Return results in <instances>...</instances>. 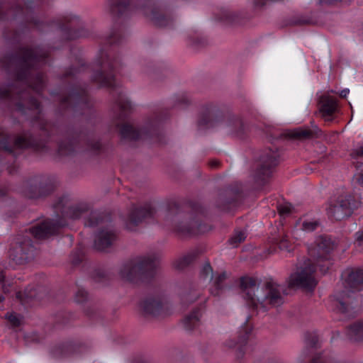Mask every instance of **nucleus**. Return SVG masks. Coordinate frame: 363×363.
I'll return each instance as SVG.
<instances>
[{
    "label": "nucleus",
    "instance_id": "44",
    "mask_svg": "<svg viewBox=\"0 0 363 363\" xmlns=\"http://www.w3.org/2000/svg\"><path fill=\"white\" fill-rule=\"evenodd\" d=\"M356 244L361 247H363V230L357 233L356 234Z\"/></svg>",
    "mask_w": 363,
    "mask_h": 363
},
{
    "label": "nucleus",
    "instance_id": "22",
    "mask_svg": "<svg viewBox=\"0 0 363 363\" xmlns=\"http://www.w3.org/2000/svg\"><path fill=\"white\" fill-rule=\"evenodd\" d=\"M200 296V289L193 284H185L180 292L182 302L186 304L195 302Z\"/></svg>",
    "mask_w": 363,
    "mask_h": 363
},
{
    "label": "nucleus",
    "instance_id": "27",
    "mask_svg": "<svg viewBox=\"0 0 363 363\" xmlns=\"http://www.w3.org/2000/svg\"><path fill=\"white\" fill-rule=\"evenodd\" d=\"M194 259V256L193 255H186L175 260L173 265L175 269L181 270L189 265Z\"/></svg>",
    "mask_w": 363,
    "mask_h": 363
},
{
    "label": "nucleus",
    "instance_id": "32",
    "mask_svg": "<svg viewBox=\"0 0 363 363\" xmlns=\"http://www.w3.org/2000/svg\"><path fill=\"white\" fill-rule=\"evenodd\" d=\"M59 150L61 155H68L74 152L75 146L69 142L63 143L60 145Z\"/></svg>",
    "mask_w": 363,
    "mask_h": 363
},
{
    "label": "nucleus",
    "instance_id": "19",
    "mask_svg": "<svg viewBox=\"0 0 363 363\" xmlns=\"http://www.w3.org/2000/svg\"><path fill=\"white\" fill-rule=\"evenodd\" d=\"M36 182H27L24 184L23 192L29 199H38L49 194L53 191V186H50L47 190L38 186Z\"/></svg>",
    "mask_w": 363,
    "mask_h": 363
},
{
    "label": "nucleus",
    "instance_id": "48",
    "mask_svg": "<svg viewBox=\"0 0 363 363\" xmlns=\"http://www.w3.org/2000/svg\"><path fill=\"white\" fill-rule=\"evenodd\" d=\"M94 151H97L101 148V144L98 141H95L89 145Z\"/></svg>",
    "mask_w": 363,
    "mask_h": 363
},
{
    "label": "nucleus",
    "instance_id": "2",
    "mask_svg": "<svg viewBox=\"0 0 363 363\" xmlns=\"http://www.w3.org/2000/svg\"><path fill=\"white\" fill-rule=\"evenodd\" d=\"M47 57L46 53L37 50L23 49L18 56L5 57L2 61L3 65L8 69H15V75L18 82L26 79L36 67L40 60Z\"/></svg>",
    "mask_w": 363,
    "mask_h": 363
},
{
    "label": "nucleus",
    "instance_id": "5",
    "mask_svg": "<svg viewBox=\"0 0 363 363\" xmlns=\"http://www.w3.org/2000/svg\"><path fill=\"white\" fill-rule=\"evenodd\" d=\"M36 247L30 238V233L23 232L17 235L11 243L9 257L16 264H23L31 260Z\"/></svg>",
    "mask_w": 363,
    "mask_h": 363
},
{
    "label": "nucleus",
    "instance_id": "40",
    "mask_svg": "<svg viewBox=\"0 0 363 363\" xmlns=\"http://www.w3.org/2000/svg\"><path fill=\"white\" fill-rule=\"evenodd\" d=\"M235 15L230 11H225L222 17V19L228 22H233L235 21Z\"/></svg>",
    "mask_w": 363,
    "mask_h": 363
},
{
    "label": "nucleus",
    "instance_id": "20",
    "mask_svg": "<svg viewBox=\"0 0 363 363\" xmlns=\"http://www.w3.org/2000/svg\"><path fill=\"white\" fill-rule=\"evenodd\" d=\"M320 112L325 120L331 121V116L337 111V101L331 96H322L320 100Z\"/></svg>",
    "mask_w": 363,
    "mask_h": 363
},
{
    "label": "nucleus",
    "instance_id": "62",
    "mask_svg": "<svg viewBox=\"0 0 363 363\" xmlns=\"http://www.w3.org/2000/svg\"><path fill=\"white\" fill-rule=\"evenodd\" d=\"M184 102L187 104L189 103V100L187 99H184Z\"/></svg>",
    "mask_w": 363,
    "mask_h": 363
},
{
    "label": "nucleus",
    "instance_id": "56",
    "mask_svg": "<svg viewBox=\"0 0 363 363\" xmlns=\"http://www.w3.org/2000/svg\"><path fill=\"white\" fill-rule=\"evenodd\" d=\"M311 363H324L320 359H313Z\"/></svg>",
    "mask_w": 363,
    "mask_h": 363
},
{
    "label": "nucleus",
    "instance_id": "25",
    "mask_svg": "<svg viewBox=\"0 0 363 363\" xmlns=\"http://www.w3.org/2000/svg\"><path fill=\"white\" fill-rule=\"evenodd\" d=\"M201 313L199 311H194L184 319V328L188 330H193L200 325Z\"/></svg>",
    "mask_w": 363,
    "mask_h": 363
},
{
    "label": "nucleus",
    "instance_id": "46",
    "mask_svg": "<svg viewBox=\"0 0 363 363\" xmlns=\"http://www.w3.org/2000/svg\"><path fill=\"white\" fill-rule=\"evenodd\" d=\"M98 215L96 214V213H92L91 215V218H90V221H89V225H96L99 223V221H98Z\"/></svg>",
    "mask_w": 363,
    "mask_h": 363
},
{
    "label": "nucleus",
    "instance_id": "12",
    "mask_svg": "<svg viewBox=\"0 0 363 363\" xmlns=\"http://www.w3.org/2000/svg\"><path fill=\"white\" fill-rule=\"evenodd\" d=\"M155 212V208L150 203L143 206H133L125 220V227L129 231H135L145 219L152 217Z\"/></svg>",
    "mask_w": 363,
    "mask_h": 363
},
{
    "label": "nucleus",
    "instance_id": "8",
    "mask_svg": "<svg viewBox=\"0 0 363 363\" xmlns=\"http://www.w3.org/2000/svg\"><path fill=\"white\" fill-rule=\"evenodd\" d=\"M315 268L313 264L308 260L305 263L304 267L298 269L291 274L288 280V286L290 288H302L306 291H312L315 288L318 281L314 277Z\"/></svg>",
    "mask_w": 363,
    "mask_h": 363
},
{
    "label": "nucleus",
    "instance_id": "38",
    "mask_svg": "<svg viewBox=\"0 0 363 363\" xmlns=\"http://www.w3.org/2000/svg\"><path fill=\"white\" fill-rule=\"evenodd\" d=\"M202 276L204 278L209 277L210 279H212L213 277V269L211 265L208 263L206 264L201 271Z\"/></svg>",
    "mask_w": 363,
    "mask_h": 363
},
{
    "label": "nucleus",
    "instance_id": "18",
    "mask_svg": "<svg viewBox=\"0 0 363 363\" xmlns=\"http://www.w3.org/2000/svg\"><path fill=\"white\" fill-rule=\"evenodd\" d=\"M131 9L130 0H111L109 4L110 12L113 18L125 16Z\"/></svg>",
    "mask_w": 363,
    "mask_h": 363
},
{
    "label": "nucleus",
    "instance_id": "43",
    "mask_svg": "<svg viewBox=\"0 0 363 363\" xmlns=\"http://www.w3.org/2000/svg\"><path fill=\"white\" fill-rule=\"evenodd\" d=\"M351 156H352L353 157H362L363 156V145L352 150V152H351Z\"/></svg>",
    "mask_w": 363,
    "mask_h": 363
},
{
    "label": "nucleus",
    "instance_id": "47",
    "mask_svg": "<svg viewBox=\"0 0 363 363\" xmlns=\"http://www.w3.org/2000/svg\"><path fill=\"white\" fill-rule=\"evenodd\" d=\"M355 179L359 184H363V169L355 175Z\"/></svg>",
    "mask_w": 363,
    "mask_h": 363
},
{
    "label": "nucleus",
    "instance_id": "3",
    "mask_svg": "<svg viewBox=\"0 0 363 363\" xmlns=\"http://www.w3.org/2000/svg\"><path fill=\"white\" fill-rule=\"evenodd\" d=\"M159 266V259L155 255H148L135 259L125 264L121 270L123 279L135 281L152 277Z\"/></svg>",
    "mask_w": 363,
    "mask_h": 363
},
{
    "label": "nucleus",
    "instance_id": "61",
    "mask_svg": "<svg viewBox=\"0 0 363 363\" xmlns=\"http://www.w3.org/2000/svg\"><path fill=\"white\" fill-rule=\"evenodd\" d=\"M245 342H246V339L245 338H243V339L241 340V343L242 344H244Z\"/></svg>",
    "mask_w": 363,
    "mask_h": 363
},
{
    "label": "nucleus",
    "instance_id": "63",
    "mask_svg": "<svg viewBox=\"0 0 363 363\" xmlns=\"http://www.w3.org/2000/svg\"><path fill=\"white\" fill-rule=\"evenodd\" d=\"M212 294H214L215 295L218 294V290L216 289V292L214 293V291H212Z\"/></svg>",
    "mask_w": 363,
    "mask_h": 363
},
{
    "label": "nucleus",
    "instance_id": "53",
    "mask_svg": "<svg viewBox=\"0 0 363 363\" xmlns=\"http://www.w3.org/2000/svg\"><path fill=\"white\" fill-rule=\"evenodd\" d=\"M321 1L326 2V3H333V2H337V1L347 2L350 0H321Z\"/></svg>",
    "mask_w": 363,
    "mask_h": 363
},
{
    "label": "nucleus",
    "instance_id": "39",
    "mask_svg": "<svg viewBox=\"0 0 363 363\" xmlns=\"http://www.w3.org/2000/svg\"><path fill=\"white\" fill-rule=\"evenodd\" d=\"M87 293L84 289H79L76 294V299L78 302H83L87 298Z\"/></svg>",
    "mask_w": 363,
    "mask_h": 363
},
{
    "label": "nucleus",
    "instance_id": "16",
    "mask_svg": "<svg viewBox=\"0 0 363 363\" xmlns=\"http://www.w3.org/2000/svg\"><path fill=\"white\" fill-rule=\"evenodd\" d=\"M115 231L110 228L101 229L94 239V247L96 250L105 251L116 240Z\"/></svg>",
    "mask_w": 363,
    "mask_h": 363
},
{
    "label": "nucleus",
    "instance_id": "45",
    "mask_svg": "<svg viewBox=\"0 0 363 363\" xmlns=\"http://www.w3.org/2000/svg\"><path fill=\"white\" fill-rule=\"evenodd\" d=\"M27 104L29 105V107L30 108H36V109L39 108V106H40L39 103L35 99H34L33 98L29 99Z\"/></svg>",
    "mask_w": 363,
    "mask_h": 363
},
{
    "label": "nucleus",
    "instance_id": "1",
    "mask_svg": "<svg viewBox=\"0 0 363 363\" xmlns=\"http://www.w3.org/2000/svg\"><path fill=\"white\" fill-rule=\"evenodd\" d=\"M240 288L247 303L254 308L267 309L268 305L278 307L284 303L282 287L274 283L261 285L257 279L245 276L240 279Z\"/></svg>",
    "mask_w": 363,
    "mask_h": 363
},
{
    "label": "nucleus",
    "instance_id": "21",
    "mask_svg": "<svg viewBox=\"0 0 363 363\" xmlns=\"http://www.w3.org/2000/svg\"><path fill=\"white\" fill-rule=\"evenodd\" d=\"M143 312L147 315L153 316L160 315L163 313V305L160 299L150 298L141 303Z\"/></svg>",
    "mask_w": 363,
    "mask_h": 363
},
{
    "label": "nucleus",
    "instance_id": "33",
    "mask_svg": "<svg viewBox=\"0 0 363 363\" xmlns=\"http://www.w3.org/2000/svg\"><path fill=\"white\" fill-rule=\"evenodd\" d=\"M246 238L245 234L243 232H237L230 240L229 242L234 247L243 242Z\"/></svg>",
    "mask_w": 363,
    "mask_h": 363
},
{
    "label": "nucleus",
    "instance_id": "13",
    "mask_svg": "<svg viewBox=\"0 0 363 363\" xmlns=\"http://www.w3.org/2000/svg\"><path fill=\"white\" fill-rule=\"evenodd\" d=\"M241 189V185L235 183L232 186L220 191L215 199V206L220 211H230L235 206L236 198Z\"/></svg>",
    "mask_w": 363,
    "mask_h": 363
},
{
    "label": "nucleus",
    "instance_id": "17",
    "mask_svg": "<svg viewBox=\"0 0 363 363\" xmlns=\"http://www.w3.org/2000/svg\"><path fill=\"white\" fill-rule=\"evenodd\" d=\"M120 133L122 138L129 140H137L150 135V133L146 129H140L130 123H125L121 125Z\"/></svg>",
    "mask_w": 363,
    "mask_h": 363
},
{
    "label": "nucleus",
    "instance_id": "37",
    "mask_svg": "<svg viewBox=\"0 0 363 363\" xmlns=\"http://www.w3.org/2000/svg\"><path fill=\"white\" fill-rule=\"evenodd\" d=\"M277 209L281 216H287L291 212V206L290 204L279 205Z\"/></svg>",
    "mask_w": 363,
    "mask_h": 363
},
{
    "label": "nucleus",
    "instance_id": "64",
    "mask_svg": "<svg viewBox=\"0 0 363 363\" xmlns=\"http://www.w3.org/2000/svg\"><path fill=\"white\" fill-rule=\"evenodd\" d=\"M3 299H4L3 298H0V301H1Z\"/></svg>",
    "mask_w": 363,
    "mask_h": 363
},
{
    "label": "nucleus",
    "instance_id": "54",
    "mask_svg": "<svg viewBox=\"0 0 363 363\" xmlns=\"http://www.w3.org/2000/svg\"><path fill=\"white\" fill-rule=\"evenodd\" d=\"M5 280V275L2 271H0V284H3Z\"/></svg>",
    "mask_w": 363,
    "mask_h": 363
},
{
    "label": "nucleus",
    "instance_id": "29",
    "mask_svg": "<svg viewBox=\"0 0 363 363\" xmlns=\"http://www.w3.org/2000/svg\"><path fill=\"white\" fill-rule=\"evenodd\" d=\"M6 318L10 325L13 328L18 327L23 323V316L14 312L6 313Z\"/></svg>",
    "mask_w": 363,
    "mask_h": 363
},
{
    "label": "nucleus",
    "instance_id": "34",
    "mask_svg": "<svg viewBox=\"0 0 363 363\" xmlns=\"http://www.w3.org/2000/svg\"><path fill=\"white\" fill-rule=\"evenodd\" d=\"M279 247L281 250H286L288 252H291L294 250L286 236H283L280 239L279 242Z\"/></svg>",
    "mask_w": 363,
    "mask_h": 363
},
{
    "label": "nucleus",
    "instance_id": "14",
    "mask_svg": "<svg viewBox=\"0 0 363 363\" xmlns=\"http://www.w3.org/2000/svg\"><path fill=\"white\" fill-rule=\"evenodd\" d=\"M66 225L65 223H54L52 220H46L40 223L36 224L35 226L26 231L30 233V238L31 236L37 240L46 239L52 235H54L59 228L63 227Z\"/></svg>",
    "mask_w": 363,
    "mask_h": 363
},
{
    "label": "nucleus",
    "instance_id": "52",
    "mask_svg": "<svg viewBox=\"0 0 363 363\" xmlns=\"http://www.w3.org/2000/svg\"><path fill=\"white\" fill-rule=\"evenodd\" d=\"M349 89H343L342 91H341V92L340 93V95L341 97H346V96L349 94Z\"/></svg>",
    "mask_w": 363,
    "mask_h": 363
},
{
    "label": "nucleus",
    "instance_id": "23",
    "mask_svg": "<svg viewBox=\"0 0 363 363\" xmlns=\"http://www.w3.org/2000/svg\"><path fill=\"white\" fill-rule=\"evenodd\" d=\"M313 135V131L308 128H298L286 133V137L300 140L311 139Z\"/></svg>",
    "mask_w": 363,
    "mask_h": 363
},
{
    "label": "nucleus",
    "instance_id": "4",
    "mask_svg": "<svg viewBox=\"0 0 363 363\" xmlns=\"http://www.w3.org/2000/svg\"><path fill=\"white\" fill-rule=\"evenodd\" d=\"M345 289L338 291L334 295V301L337 308L343 313H349L352 303L349 290L352 292L363 289V269L350 272L344 281Z\"/></svg>",
    "mask_w": 363,
    "mask_h": 363
},
{
    "label": "nucleus",
    "instance_id": "57",
    "mask_svg": "<svg viewBox=\"0 0 363 363\" xmlns=\"http://www.w3.org/2000/svg\"><path fill=\"white\" fill-rule=\"evenodd\" d=\"M320 270L323 272H326V271L328 269V267H327L325 269V268H323L321 265H320Z\"/></svg>",
    "mask_w": 363,
    "mask_h": 363
},
{
    "label": "nucleus",
    "instance_id": "58",
    "mask_svg": "<svg viewBox=\"0 0 363 363\" xmlns=\"http://www.w3.org/2000/svg\"><path fill=\"white\" fill-rule=\"evenodd\" d=\"M63 200H64V199H63L62 200H61V201H60V202L57 204V207H58V208H60V207L61 206V205H62V206H65V204H64V203H62Z\"/></svg>",
    "mask_w": 363,
    "mask_h": 363
},
{
    "label": "nucleus",
    "instance_id": "6",
    "mask_svg": "<svg viewBox=\"0 0 363 363\" xmlns=\"http://www.w3.org/2000/svg\"><path fill=\"white\" fill-rule=\"evenodd\" d=\"M337 240L328 235H318L308 247L310 257L316 264L330 259L331 254L337 247Z\"/></svg>",
    "mask_w": 363,
    "mask_h": 363
},
{
    "label": "nucleus",
    "instance_id": "49",
    "mask_svg": "<svg viewBox=\"0 0 363 363\" xmlns=\"http://www.w3.org/2000/svg\"><path fill=\"white\" fill-rule=\"evenodd\" d=\"M225 345L228 347H233L235 346L236 342L232 340H229L225 342Z\"/></svg>",
    "mask_w": 363,
    "mask_h": 363
},
{
    "label": "nucleus",
    "instance_id": "24",
    "mask_svg": "<svg viewBox=\"0 0 363 363\" xmlns=\"http://www.w3.org/2000/svg\"><path fill=\"white\" fill-rule=\"evenodd\" d=\"M89 210V206L85 203H79L68 208L66 211V216L72 219L79 218L81 215L86 213Z\"/></svg>",
    "mask_w": 363,
    "mask_h": 363
},
{
    "label": "nucleus",
    "instance_id": "51",
    "mask_svg": "<svg viewBox=\"0 0 363 363\" xmlns=\"http://www.w3.org/2000/svg\"><path fill=\"white\" fill-rule=\"evenodd\" d=\"M209 164L211 167H218L219 165V162L216 160H211L210 162H209Z\"/></svg>",
    "mask_w": 363,
    "mask_h": 363
},
{
    "label": "nucleus",
    "instance_id": "41",
    "mask_svg": "<svg viewBox=\"0 0 363 363\" xmlns=\"http://www.w3.org/2000/svg\"><path fill=\"white\" fill-rule=\"evenodd\" d=\"M11 91L13 89L11 87L0 86V99L9 97Z\"/></svg>",
    "mask_w": 363,
    "mask_h": 363
},
{
    "label": "nucleus",
    "instance_id": "59",
    "mask_svg": "<svg viewBox=\"0 0 363 363\" xmlns=\"http://www.w3.org/2000/svg\"><path fill=\"white\" fill-rule=\"evenodd\" d=\"M24 100H25V99H23V101H24ZM23 103H25V102L23 101ZM23 105H24V104H18L17 106H18V108H19V109H21V108H22Z\"/></svg>",
    "mask_w": 363,
    "mask_h": 363
},
{
    "label": "nucleus",
    "instance_id": "30",
    "mask_svg": "<svg viewBox=\"0 0 363 363\" xmlns=\"http://www.w3.org/2000/svg\"><path fill=\"white\" fill-rule=\"evenodd\" d=\"M28 83L36 92H39L43 90L45 86L43 76L40 74H38L33 81L28 82Z\"/></svg>",
    "mask_w": 363,
    "mask_h": 363
},
{
    "label": "nucleus",
    "instance_id": "26",
    "mask_svg": "<svg viewBox=\"0 0 363 363\" xmlns=\"http://www.w3.org/2000/svg\"><path fill=\"white\" fill-rule=\"evenodd\" d=\"M350 335L355 340H363V320L356 321L350 325Z\"/></svg>",
    "mask_w": 363,
    "mask_h": 363
},
{
    "label": "nucleus",
    "instance_id": "36",
    "mask_svg": "<svg viewBox=\"0 0 363 363\" xmlns=\"http://www.w3.org/2000/svg\"><path fill=\"white\" fill-rule=\"evenodd\" d=\"M227 274L226 272H222L220 274L218 275V277H216L214 284L216 286V289L219 290L222 289L223 282L227 279Z\"/></svg>",
    "mask_w": 363,
    "mask_h": 363
},
{
    "label": "nucleus",
    "instance_id": "35",
    "mask_svg": "<svg viewBox=\"0 0 363 363\" xmlns=\"http://www.w3.org/2000/svg\"><path fill=\"white\" fill-rule=\"evenodd\" d=\"M63 21L61 23L62 26L65 28H72L75 25V23L78 21V18L76 17L66 16L63 18Z\"/></svg>",
    "mask_w": 363,
    "mask_h": 363
},
{
    "label": "nucleus",
    "instance_id": "28",
    "mask_svg": "<svg viewBox=\"0 0 363 363\" xmlns=\"http://www.w3.org/2000/svg\"><path fill=\"white\" fill-rule=\"evenodd\" d=\"M230 125L233 130L239 137H242L245 133L246 128L242 121L238 118H233L230 123Z\"/></svg>",
    "mask_w": 363,
    "mask_h": 363
},
{
    "label": "nucleus",
    "instance_id": "50",
    "mask_svg": "<svg viewBox=\"0 0 363 363\" xmlns=\"http://www.w3.org/2000/svg\"><path fill=\"white\" fill-rule=\"evenodd\" d=\"M119 106H120V108L122 110H124V111L130 108V104L128 102H125L123 104H120Z\"/></svg>",
    "mask_w": 363,
    "mask_h": 363
},
{
    "label": "nucleus",
    "instance_id": "42",
    "mask_svg": "<svg viewBox=\"0 0 363 363\" xmlns=\"http://www.w3.org/2000/svg\"><path fill=\"white\" fill-rule=\"evenodd\" d=\"M318 223L316 222H303V229L304 230L311 231L315 229Z\"/></svg>",
    "mask_w": 363,
    "mask_h": 363
},
{
    "label": "nucleus",
    "instance_id": "31",
    "mask_svg": "<svg viewBox=\"0 0 363 363\" xmlns=\"http://www.w3.org/2000/svg\"><path fill=\"white\" fill-rule=\"evenodd\" d=\"M152 21L159 27H166L171 24L172 19L162 14H153Z\"/></svg>",
    "mask_w": 363,
    "mask_h": 363
},
{
    "label": "nucleus",
    "instance_id": "9",
    "mask_svg": "<svg viewBox=\"0 0 363 363\" xmlns=\"http://www.w3.org/2000/svg\"><path fill=\"white\" fill-rule=\"evenodd\" d=\"M357 202L350 194L340 195L328 208L329 217L335 220H342L350 216Z\"/></svg>",
    "mask_w": 363,
    "mask_h": 363
},
{
    "label": "nucleus",
    "instance_id": "11",
    "mask_svg": "<svg viewBox=\"0 0 363 363\" xmlns=\"http://www.w3.org/2000/svg\"><path fill=\"white\" fill-rule=\"evenodd\" d=\"M100 72L95 74L94 80L101 86L111 87L114 85V75L112 72L119 67V62L109 55H102Z\"/></svg>",
    "mask_w": 363,
    "mask_h": 363
},
{
    "label": "nucleus",
    "instance_id": "10",
    "mask_svg": "<svg viewBox=\"0 0 363 363\" xmlns=\"http://www.w3.org/2000/svg\"><path fill=\"white\" fill-rule=\"evenodd\" d=\"M279 162V155L277 151L269 149L264 151L259 158L255 178L259 184H265L271 177L273 169Z\"/></svg>",
    "mask_w": 363,
    "mask_h": 363
},
{
    "label": "nucleus",
    "instance_id": "15",
    "mask_svg": "<svg viewBox=\"0 0 363 363\" xmlns=\"http://www.w3.org/2000/svg\"><path fill=\"white\" fill-rule=\"evenodd\" d=\"M31 144L30 139L26 136L13 138L5 133L0 135V149L9 153H12L16 149L27 147Z\"/></svg>",
    "mask_w": 363,
    "mask_h": 363
},
{
    "label": "nucleus",
    "instance_id": "55",
    "mask_svg": "<svg viewBox=\"0 0 363 363\" xmlns=\"http://www.w3.org/2000/svg\"><path fill=\"white\" fill-rule=\"evenodd\" d=\"M118 34H117V33H111V36H110V37H111V38H113V40L111 41V43H114V42H115V40H114V39H115V38H118Z\"/></svg>",
    "mask_w": 363,
    "mask_h": 363
},
{
    "label": "nucleus",
    "instance_id": "60",
    "mask_svg": "<svg viewBox=\"0 0 363 363\" xmlns=\"http://www.w3.org/2000/svg\"><path fill=\"white\" fill-rule=\"evenodd\" d=\"M2 289L4 291H7V289L5 287L4 284L2 285Z\"/></svg>",
    "mask_w": 363,
    "mask_h": 363
},
{
    "label": "nucleus",
    "instance_id": "7",
    "mask_svg": "<svg viewBox=\"0 0 363 363\" xmlns=\"http://www.w3.org/2000/svg\"><path fill=\"white\" fill-rule=\"evenodd\" d=\"M167 225H172L176 230L182 233H195L199 230V220L193 213H184L170 210L164 216Z\"/></svg>",
    "mask_w": 363,
    "mask_h": 363
}]
</instances>
